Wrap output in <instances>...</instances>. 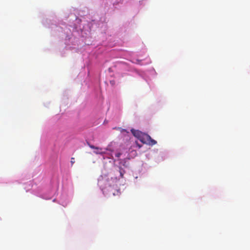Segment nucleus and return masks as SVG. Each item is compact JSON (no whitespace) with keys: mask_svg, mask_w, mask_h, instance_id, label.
Wrapping results in <instances>:
<instances>
[{"mask_svg":"<svg viewBox=\"0 0 250 250\" xmlns=\"http://www.w3.org/2000/svg\"><path fill=\"white\" fill-rule=\"evenodd\" d=\"M119 185H120V183L116 180L115 184L112 186L109 185V187H106L105 189H106L109 194H112L114 196L119 195L121 193L120 188L118 187Z\"/></svg>","mask_w":250,"mask_h":250,"instance_id":"obj_1","label":"nucleus"},{"mask_svg":"<svg viewBox=\"0 0 250 250\" xmlns=\"http://www.w3.org/2000/svg\"><path fill=\"white\" fill-rule=\"evenodd\" d=\"M88 145L91 148L95 149L93 152L96 154H103L105 153V151H103L102 148L95 146L90 144H88Z\"/></svg>","mask_w":250,"mask_h":250,"instance_id":"obj_2","label":"nucleus"},{"mask_svg":"<svg viewBox=\"0 0 250 250\" xmlns=\"http://www.w3.org/2000/svg\"><path fill=\"white\" fill-rule=\"evenodd\" d=\"M150 139V136L148 134L143 133L139 140L143 144H147L148 143V139Z\"/></svg>","mask_w":250,"mask_h":250,"instance_id":"obj_3","label":"nucleus"},{"mask_svg":"<svg viewBox=\"0 0 250 250\" xmlns=\"http://www.w3.org/2000/svg\"><path fill=\"white\" fill-rule=\"evenodd\" d=\"M131 133L132 134L137 138H138L139 140L141 138L142 135L143 134V132L141 131L138 130H135L134 129H132L131 130Z\"/></svg>","mask_w":250,"mask_h":250,"instance_id":"obj_4","label":"nucleus"},{"mask_svg":"<svg viewBox=\"0 0 250 250\" xmlns=\"http://www.w3.org/2000/svg\"><path fill=\"white\" fill-rule=\"evenodd\" d=\"M157 144V142L152 139L151 137L150 139H148V143H147V145H149L150 146H153Z\"/></svg>","mask_w":250,"mask_h":250,"instance_id":"obj_5","label":"nucleus"},{"mask_svg":"<svg viewBox=\"0 0 250 250\" xmlns=\"http://www.w3.org/2000/svg\"><path fill=\"white\" fill-rule=\"evenodd\" d=\"M70 162H71L72 165H73L75 163L74 158H73V157L71 158Z\"/></svg>","mask_w":250,"mask_h":250,"instance_id":"obj_6","label":"nucleus"},{"mask_svg":"<svg viewBox=\"0 0 250 250\" xmlns=\"http://www.w3.org/2000/svg\"><path fill=\"white\" fill-rule=\"evenodd\" d=\"M136 144L137 146H138V147H139V148H141V147H142V146H141V145H139V144L138 143V142H136Z\"/></svg>","mask_w":250,"mask_h":250,"instance_id":"obj_7","label":"nucleus"},{"mask_svg":"<svg viewBox=\"0 0 250 250\" xmlns=\"http://www.w3.org/2000/svg\"><path fill=\"white\" fill-rule=\"evenodd\" d=\"M121 155V153H118L116 154V156L117 157H119Z\"/></svg>","mask_w":250,"mask_h":250,"instance_id":"obj_8","label":"nucleus"},{"mask_svg":"<svg viewBox=\"0 0 250 250\" xmlns=\"http://www.w3.org/2000/svg\"><path fill=\"white\" fill-rule=\"evenodd\" d=\"M120 173L121 177H123V173L120 172Z\"/></svg>","mask_w":250,"mask_h":250,"instance_id":"obj_9","label":"nucleus"}]
</instances>
